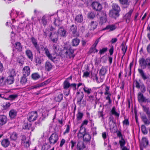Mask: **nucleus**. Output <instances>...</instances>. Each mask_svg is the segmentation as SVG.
<instances>
[{"label": "nucleus", "instance_id": "f257e3e1", "mask_svg": "<svg viewBox=\"0 0 150 150\" xmlns=\"http://www.w3.org/2000/svg\"><path fill=\"white\" fill-rule=\"evenodd\" d=\"M135 87L139 90V92L144 93L146 91V86L140 79L134 80L132 84V89L133 91H134Z\"/></svg>", "mask_w": 150, "mask_h": 150}, {"label": "nucleus", "instance_id": "f03ea898", "mask_svg": "<svg viewBox=\"0 0 150 150\" xmlns=\"http://www.w3.org/2000/svg\"><path fill=\"white\" fill-rule=\"evenodd\" d=\"M77 137L79 139L83 138V141L86 143H90L91 140V135L86 130L79 131Z\"/></svg>", "mask_w": 150, "mask_h": 150}, {"label": "nucleus", "instance_id": "7ed1b4c3", "mask_svg": "<svg viewBox=\"0 0 150 150\" xmlns=\"http://www.w3.org/2000/svg\"><path fill=\"white\" fill-rule=\"evenodd\" d=\"M139 64L143 69L147 68L150 70V58H148L146 59L143 58H140L139 60Z\"/></svg>", "mask_w": 150, "mask_h": 150}, {"label": "nucleus", "instance_id": "20e7f679", "mask_svg": "<svg viewBox=\"0 0 150 150\" xmlns=\"http://www.w3.org/2000/svg\"><path fill=\"white\" fill-rule=\"evenodd\" d=\"M143 92H139L137 96V99L139 103H150V99L149 98H146L144 96Z\"/></svg>", "mask_w": 150, "mask_h": 150}, {"label": "nucleus", "instance_id": "39448f33", "mask_svg": "<svg viewBox=\"0 0 150 150\" xmlns=\"http://www.w3.org/2000/svg\"><path fill=\"white\" fill-rule=\"evenodd\" d=\"M58 134L56 133H53L52 134L48 139L50 144L54 145L58 142L59 139Z\"/></svg>", "mask_w": 150, "mask_h": 150}, {"label": "nucleus", "instance_id": "423d86ee", "mask_svg": "<svg viewBox=\"0 0 150 150\" xmlns=\"http://www.w3.org/2000/svg\"><path fill=\"white\" fill-rule=\"evenodd\" d=\"M91 7L93 10L96 11H100L103 8L102 5L99 2L94 1L91 4Z\"/></svg>", "mask_w": 150, "mask_h": 150}, {"label": "nucleus", "instance_id": "0eeeda50", "mask_svg": "<svg viewBox=\"0 0 150 150\" xmlns=\"http://www.w3.org/2000/svg\"><path fill=\"white\" fill-rule=\"evenodd\" d=\"M28 120L30 122H33L36 120L38 117L37 111H32L29 112L28 115Z\"/></svg>", "mask_w": 150, "mask_h": 150}, {"label": "nucleus", "instance_id": "6e6552de", "mask_svg": "<svg viewBox=\"0 0 150 150\" xmlns=\"http://www.w3.org/2000/svg\"><path fill=\"white\" fill-rule=\"evenodd\" d=\"M41 49H44V50L45 51V53L46 56L51 61L54 62L55 59H56V57H53L52 56V54L50 53L49 50L47 47H42Z\"/></svg>", "mask_w": 150, "mask_h": 150}, {"label": "nucleus", "instance_id": "1a4fd4ad", "mask_svg": "<svg viewBox=\"0 0 150 150\" xmlns=\"http://www.w3.org/2000/svg\"><path fill=\"white\" fill-rule=\"evenodd\" d=\"M30 40L34 47L37 50L38 52L40 54L41 50L39 45L38 44L37 40L33 36H32L30 38Z\"/></svg>", "mask_w": 150, "mask_h": 150}, {"label": "nucleus", "instance_id": "9d476101", "mask_svg": "<svg viewBox=\"0 0 150 150\" xmlns=\"http://www.w3.org/2000/svg\"><path fill=\"white\" fill-rule=\"evenodd\" d=\"M133 11L134 9H131L128 13L123 16V18L125 21L126 23H129V22Z\"/></svg>", "mask_w": 150, "mask_h": 150}, {"label": "nucleus", "instance_id": "9b49d317", "mask_svg": "<svg viewBox=\"0 0 150 150\" xmlns=\"http://www.w3.org/2000/svg\"><path fill=\"white\" fill-rule=\"evenodd\" d=\"M76 97L77 98V104L81 105V102L84 97L83 92L82 91H77L76 93Z\"/></svg>", "mask_w": 150, "mask_h": 150}, {"label": "nucleus", "instance_id": "f8f14e48", "mask_svg": "<svg viewBox=\"0 0 150 150\" xmlns=\"http://www.w3.org/2000/svg\"><path fill=\"white\" fill-rule=\"evenodd\" d=\"M69 30L72 32L74 37H77L79 36V34L77 31V28L76 25L73 24L71 25L70 27Z\"/></svg>", "mask_w": 150, "mask_h": 150}, {"label": "nucleus", "instance_id": "ddd939ff", "mask_svg": "<svg viewBox=\"0 0 150 150\" xmlns=\"http://www.w3.org/2000/svg\"><path fill=\"white\" fill-rule=\"evenodd\" d=\"M50 39L54 43H56L58 40V36L56 32H50L48 36Z\"/></svg>", "mask_w": 150, "mask_h": 150}, {"label": "nucleus", "instance_id": "4468645a", "mask_svg": "<svg viewBox=\"0 0 150 150\" xmlns=\"http://www.w3.org/2000/svg\"><path fill=\"white\" fill-rule=\"evenodd\" d=\"M84 142L80 140L77 141L76 149L77 150H83L86 148V146L84 144Z\"/></svg>", "mask_w": 150, "mask_h": 150}, {"label": "nucleus", "instance_id": "2eb2a0df", "mask_svg": "<svg viewBox=\"0 0 150 150\" xmlns=\"http://www.w3.org/2000/svg\"><path fill=\"white\" fill-rule=\"evenodd\" d=\"M67 32L64 28L63 26L59 28L58 29L57 33L61 37L65 38L67 35Z\"/></svg>", "mask_w": 150, "mask_h": 150}, {"label": "nucleus", "instance_id": "dca6fc26", "mask_svg": "<svg viewBox=\"0 0 150 150\" xmlns=\"http://www.w3.org/2000/svg\"><path fill=\"white\" fill-rule=\"evenodd\" d=\"M23 50V46L20 42H16L14 45L13 50H16L18 52H21Z\"/></svg>", "mask_w": 150, "mask_h": 150}, {"label": "nucleus", "instance_id": "f3484780", "mask_svg": "<svg viewBox=\"0 0 150 150\" xmlns=\"http://www.w3.org/2000/svg\"><path fill=\"white\" fill-rule=\"evenodd\" d=\"M74 50L72 49V47H70L68 49L66 50L65 53L67 56H69L70 58H74L75 56V55L74 54Z\"/></svg>", "mask_w": 150, "mask_h": 150}, {"label": "nucleus", "instance_id": "a211bd4d", "mask_svg": "<svg viewBox=\"0 0 150 150\" xmlns=\"http://www.w3.org/2000/svg\"><path fill=\"white\" fill-rule=\"evenodd\" d=\"M120 12L112 10H110L109 12V16L112 18L116 19L120 16Z\"/></svg>", "mask_w": 150, "mask_h": 150}, {"label": "nucleus", "instance_id": "6ab92c4d", "mask_svg": "<svg viewBox=\"0 0 150 150\" xmlns=\"http://www.w3.org/2000/svg\"><path fill=\"white\" fill-rule=\"evenodd\" d=\"M53 66L52 64L49 61H46L45 64V69L47 71H50L53 69Z\"/></svg>", "mask_w": 150, "mask_h": 150}, {"label": "nucleus", "instance_id": "aec40b11", "mask_svg": "<svg viewBox=\"0 0 150 150\" xmlns=\"http://www.w3.org/2000/svg\"><path fill=\"white\" fill-rule=\"evenodd\" d=\"M103 16L100 17L99 21V24L102 25L107 21V17L105 13L103 12Z\"/></svg>", "mask_w": 150, "mask_h": 150}, {"label": "nucleus", "instance_id": "412c9836", "mask_svg": "<svg viewBox=\"0 0 150 150\" xmlns=\"http://www.w3.org/2000/svg\"><path fill=\"white\" fill-rule=\"evenodd\" d=\"M23 75L26 76H28L30 74V70L29 67L26 66L24 67L22 70Z\"/></svg>", "mask_w": 150, "mask_h": 150}, {"label": "nucleus", "instance_id": "4be33fe9", "mask_svg": "<svg viewBox=\"0 0 150 150\" xmlns=\"http://www.w3.org/2000/svg\"><path fill=\"white\" fill-rule=\"evenodd\" d=\"M8 119L5 115H0V125L2 126L5 125L7 122Z\"/></svg>", "mask_w": 150, "mask_h": 150}, {"label": "nucleus", "instance_id": "5701e85b", "mask_svg": "<svg viewBox=\"0 0 150 150\" xmlns=\"http://www.w3.org/2000/svg\"><path fill=\"white\" fill-rule=\"evenodd\" d=\"M117 28V26L114 24L109 25L103 29V30H109V31L110 32L115 30Z\"/></svg>", "mask_w": 150, "mask_h": 150}, {"label": "nucleus", "instance_id": "b1692460", "mask_svg": "<svg viewBox=\"0 0 150 150\" xmlns=\"http://www.w3.org/2000/svg\"><path fill=\"white\" fill-rule=\"evenodd\" d=\"M63 94L60 92L57 93V95L54 98V100L56 102H60L63 99Z\"/></svg>", "mask_w": 150, "mask_h": 150}, {"label": "nucleus", "instance_id": "393cba45", "mask_svg": "<svg viewBox=\"0 0 150 150\" xmlns=\"http://www.w3.org/2000/svg\"><path fill=\"white\" fill-rule=\"evenodd\" d=\"M25 55L27 58L31 61H32L33 58V54L32 51L29 49L25 51Z\"/></svg>", "mask_w": 150, "mask_h": 150}, {"label": "nucleus", "instance_id": "a878e982", "mask_svg": "<svg viewBox=\"0 0 150 150\" xmlns=\"http://www.w3.org/2000/svg\"><path fill=\"white\" fill-rule=\"evenodd\" d=\"M17 113L16 110L13 109L10 110L9 112V115L11 119L14 118L17 115Z\"/></svg>", "mask_w": 150, "mask_h": 150}, {"label": "nucleus", "instance_id": "bb28decb", "mask_svg": "<svg viewBox=\"0 0 150 150\" xmlns=\"http://www.w3.org/2000/svg\"><path fill=\"white\" fill-rule=\"evenodd\" d=\"M10 144V142L8 139H3L1 142V145L4 148L7 147Z\"/></svg>", "mask_w": 150, "mask_h": 150}, {"label": "nucleus", "instance_id": "cd10ccee", "mask_svg": "<svg viewBox=\"0 0 150 150\" xmlns=\"http://www.w3.org/2000/svg\"><path fill=\"white\" fill-rule=\"evenodd\" d=\"M31 126L32 124H28V123H25L24 125L23 128L24 129H27L29 130H31V131L33 132L34 129V128L32 127Z\"/></svg>", "mask_w": 150, "mask_h": 150}, {"label": "nucleus", "instance_id": "c85d7f7f", "mask_svg": "<svg viewBox=\"0 0 150 150\" xmlns=\"http://www.w3.org/2000/svg\"><path fill=\"white\" fill-rule=\"evenodd\" d=\"M75 21L77 23H81L83 21V18L82 14H79L77 15L74 19Z\"/></svg>", "mask_w": 150, "mask_h": 150}, {"label": "nucleus", "instance_id": "c756f323", "mask_svg": "<svg viewBox=\"0 0 150 150\" xmlns=\"http://www.w3.org/2000/svg\"><path fill=\"white\" fill-rule=\"evenodd\" d=\"M80 42V40L76 38L72 40L71 41V45L73 46L76 47L79 45Z\"/></svg>", "mask_w": 150, "mask_h": 150}, {"label": "nucleus", "instance_id": "7c9ffc66", "mask_svg": "<svg viewBox=\"0 0 150 150\" xmlns=\"http://www.w3.org/2000/svg\"><path fill=\"white\" fill-rule=\"evenodd\" d=\"M98 25V23L96 21H92L89 25V27L91 30H93L95 29Z\"/></svg>", "mask_w": 150, "mask_h": 150}, {"label": "nucleus", "instance_id": "2f4dec72", "mask_svg": "<svg viewBox=\"0 0 150 150\" xmlns=\"http://www.w3.org/2000/svg\"><path fill=\"white\" fill-rule=\"evenodd\" d=\"M14 81V79L13 76H9L6 79V84H11L13 83Z\"/></svg>", "mask_w": 150, "mask_h": 150}, {"label": "nucleus", "instance_id": "473e14b6", "mask_svg": "<svg viewBox=\"0 0 150 150\" xmlns=\"http://www.w3.org/2000/svg\"><path fill=\"white\" fill-rule=\"evenodd\" d=\"M63 88L67 90L70 87V83L67 80H65L63 83Z\"/></svg>", "mask_w": 150, "mask_h": 150}, {"label": "nucleus", "instance_id": "72a5a7b5", "mask_svg": "<svg viewBox=\"0 0 150 150\" xmlns=\"http://www.w3.org/2000/svg\"><path fill=\"white\" fill-rule=\"evenodd\" d=\"M83 116V113L80 111V110H79L78 111V112L76 115V120L77 121L81 120Z\"/></svg>", "mask_w": 150, "mask_h": 150}, {"label": "nucleus", "instance_id": "f704fd0d", "mask_svg": "<svg viewBox=\"0 0 150 150\" xmlns=\"http://www.w3.org/2000/svg\"><path fill=\"white\" fill-rule=\"evenodd\" d=\"M88 121L86 120H85L82 122L80 127V129L79 131H83L86 130V129L83 127L84 125H87L88 124Z\"/></svg>", "mask_w": 150, "mask_h": 150}, {"label": "nucleus", "instance_id": "c9c22d12", "mask_svg": "<svg viewBox=\"0 0 150 150\" xmlns=\"http://www.w3.org/2000/svg\"><path fill=\"white\" fill-rule=\"evenodd\" d=\"M119 1L120 4L125 5V8H127L130 4V3L128 1V0H119Z\"/></svg>", "mask_w": 150, "mask_h": 150}, {"label": "nucleus", "instance_id": "e433bc0d", "mask_svg": "<svg viewBox=\"0 0 150 150\" xmlns=\"http://www.w3.org/2000/svg\"><path fill=\"white\" fill-rule=\"evenodd\" d=\"M31 76L32 79L34 80H37L40 78V75L38 73L36 72L33 73Z\"/></svg>", "mask_w": 150, "mask_h": 150}, {"label": "nucleus", "instance_id": "4c0bfd02", "mask_svg": "<svg viewBox=\"0 0 150 150\" xmlns=\"http://www.w3.org/2000/svg\"><path fill=\"white\" fill-rule=\"evenodd\" d=\"M83 90L88 95H89L92 92V90L91 88L85 86L83 88Z\"/></svg>", "mask_w": 150, "mask_h": 150}, {"label": "nucleus", "instance_id": "58836bf2", "mask_svg": "<svg viewBox=\"0 0 150 150\" xmlns=\"http://www.w3.org/2000/svg\"><path fill=\"white\" fill-rule=\"evenodd\" d=\"M112 10L120 12V8L118 4L116 3H113L112 4Z\"/></svg>", "mask_w": 150, "mask_h": 150}, {"label": "nucleus", "instance_id": "ea45409f", "mask_svg": "<svg viewBox=\"0 0 150 150\" xmlns=\"http://www.w3.org/2000/svg\"><path fill=\"white\" fill-rule=\"evenodd\" d=\"M141 118L145 124L147 125L149 124L150 122L148 120L145 115H142L141 116Z\"/></svg>", "mask_w": 150, "mask_h": 150}, {"label": "nucleus", "instance_id": "a19ab883", "mask_svg": "<svg viewBox=\"0 0 150 150\" xmlns=\"http://www.w3.org/2000/svg\"><path fill=\"white\" fill-rule=\"evenodd\" d=\"M138 70L139 73L140 74V75L141 76L143 80H145L147 79V78L145 75L143 70L140 69H138Z\"/></svg>", "mask_w": 150, "mask_h": 150}, {"label": "nucleus", "instance_id": "79ce46f5", "mask_svg": "<svg viewBox=\"0 0 150 150\" xmlns=\"http://www.w3.org/2000/svg\"><path fill=\"white\" fill-rule=\"evenodd\" d=\"M107 69L104 67L103 66L100 70L99 72V75L105 76L106 73Z\"/></svg>", "mask_w": 150, "mask_h": 150}, {"label": "nucleus", "instance_id": "37998d69", "mask_svg": "<svg viewBox=\"0 0 150 150\" xmlns=\"http://www.w3.org/2000/svg\"><path fill=\"white\" fill-rule=\"evenodd\" d=\"M17 138V134L16 132H13L11 135L10 138L11 141H15Z\"/></svg>", "mask_w": 150, "mask_h": 150}, {"label": "nucleus", "instance_id": "c03bdc74", "mask_svg": "<svg viewBox=\"0 0 150 150\" xmlns=\"http://www.w3.org/2000/svg\"><path fill=\"white\" fill-rule=\"evenodd\" d=\"M111 114L112 115H114L117 117L120 116V114L116 111V108L115 106H113L111 111Z\"/></svg>", "mask_w": 150, "mask_h": 150}, {"label": "nucleus", "instance_id": "a18cd8bd", "mask_svg": "<svg viewBox=\"0 0 150 150\" xmlns=\"http://www.w3.org/2000/svg\"><path fill=\"white\" fill-rule=\"evenodd\" d=\"M144 111L146 113L148 117L150 116V108L145 106H143Z\"/></svg>", "mask_w": 150, "mask_h": 150}, {"label": "nucleus", "instance_id": "49530a36", "mask_svg": "<svg viewBox=\"0 0 150 150\" xmlns=\"http://www.w3.org/2000/svg\"><path fill=\"white\" fill-rule=\"evenodd\" d=\"M144 111L146 113L148 117L150 116V108L145 106H143Z\"/></svg>", "mask_w": 150, "mask_h": 150}, {"label": "nucleus", "instance_id": "de8ad7c7", "mask_svg": "<svg viewBox=\"0 0 150 150\" xmlns=\"http://www.w3.org/2000/svg\"><path fill=\"white\" fill-rule=\"evenodd\" d=\"M27 76L23 75L21 78L20 80V83L22 85H25L27 81Z\"/></svg>", "mask_w": 150, "mask_h": 150}, {"label": "nucleus", "instance_id": "09e8293b", "mask_svg": "<svg viewBox=\"0 0 150 150\" xmlns=\"http://www.w3.org/2000/svg\"><path fill=\"white\" fill-rule=\"evenodd\" d=\"M46 18V16H44L42 17L41 19V22L44 27L47 24V21Z\"/></svg>", "mask_w": 150, "mask_h": 150}, {"label": "nucleus", "instance_id": "8fccbe9b", "mask_svg": "<svg viewBox=\"0 0 150 150\" xmlns=\"http://www.w3.org/2000/svg\"><path fill=\"white\" fill-rule=\"evenodd\" d=\"M105 92H104V95L105 96H111V94L110 93L109 89L110 87L108 86L105 85Z\"/></svg>", "mask_w": 150, "mask_h": 150}, {"label": "nucleus", "instance_id": "3c124183", "mask_svg": "<svg viewBox=\"0 0 150 150\" xmlns=\"http://www.w3.org/2000/svg\"><path fill=\"white\" fill-rule=\"evenodd\" d=\"M142 144L144 146H146L148 145V142L146 138L144 137L142 138Z\"/></svg>", "mask_w": 150, "mask_h": 150}, {"label": "nucleus", "instance_id": "603ef678", "mask_svg": "<svg viewBox=\"0 0 150 150\" xmlns=\"http://www.w3.org/2000/svg\"><path fill=\"white\" fill-rule=\"evenodd\" d=\"M119 143L120 148L125 146H124L126 144V142L123 137L121 138V140H119Z\"/></svg>", "mask_w": 150, "mask_h": 150}, {"label": "nucleus", "instance_id": "864d4df0", "mask_svg": "<svg viewBox=\"0 0 150 150\" xmlns=\"http://www.w3.org/2000/svg\"><path fill=\"white\" fill-rule=\"evenodd\" d=\"M111 96H107L105 97V99L106 100H108V101L106 103L105 106H106L108 105L111 104L112 103V100L110 98Z\"/></svg>", "mask_w": 150, "mask_h": 150}, {"label": "nucleus", "instance_id": "5fc2aeb1", "mask_svg": "<svg viewBox=\"0 0 150 150\" xmlns=\"http://www.w3.org/2000/svg\"><path fill=\"white\" fill-rule=\"evenodd\" d=\"M142 131L144 134H147L148 132L146 129V127L144 125H142L141 126Z\"/></svg>", "mask_w": 150, "mask_h": 150}, {"label": "nucleus", "instance_id": "6e6d98bb", "mask_svg": "<svg viewBox=\"0 0 150 150\" xmlns=\"http://www.w3.org/2000/svg\"><path fill=\"white\" fill-rule=\"evenodd\" d=\"M18 96L16 94H11L8 96L10 100L11 101H13L16 98L18 97Z\"/></svg>", "mask_w": 150, "mask_h": 150}, {"label": "nucleus", "instance_id": "4d7b16f0", "mask_svg": "<svg viewBox=\"0 0 150 150\" xmlns=\"http://www.w3.org/2000/svg\"><path fill=\"white\" fill-rule=\"evenodd\" d=\"M51 148V146L47 144H44L42 147V150H48Z\"/></svg>", "mask_w": 150, "mask_h": 150}, {"label": "nucleus", "instance_id": "13d9d810", "mask_svg": "<svg viewBox=\"0 0 150 150\" xmlns=\"http://www.w3.org/2000/svg\"><path fill=\"white\" fill-rule=\"evenodd\" d=\"M108 49L107 47H103L102 49L100 50L99 54L100 55L103 54L107 51Z\"/></svg>", "mask_w": 150, "mask_h": 150}, {"label": "nucleus", "instance_id": "bf43d9fd", "mask_svg": "<svg viewBox=\"0 0 150 150\" xmlns=\"http://www.w3.org/2000/svg\"><path fill=\"white\" fill-rule=\"evenodd\" d=\"M5 77L2 76L0 77V84L1 85H4L6 84V79L5 80Z\"/></svg>", "mask_w": 150, "mask_h": 150}, {"label": "nucleus", "instance_id": "052dcab7", "mask_svg": "<svg viewBox=\"0 0 150 150\" xmlns=\"http://www.w3.org/2000/svg\"><path fill=\"white\" fill-rule=\"evenodd\" d=\"M11 104L9 102H6L2 105V108L4 110H6L11 106Z\"/></svg>", "mask_w": 150, "mask_h": 150}, {"label": "nucleus", "instance_id": "680f3d73", "mask_svg": "<svg viewBox=\"0 0 150 150\" xmlns=\"http://www.w3.org/2000/svg\"><path fill=\"white\" fill-rule=\"evenodd\" d=\"M20 138L21 141V144H24L26 140V137L24 134H21Z\"/></svg>", "mask_w": 150, "mask_h": 150}, {"label": "nucleus", "instance_id": "e2e57ef3", "mask_svg": "<svg viewBox=\"0 0 150 150\" xmlns=\"http://www.w3.org/2000/svg\"><path fill=\"white\" fill-rule=\"evenodd\" d=\"M88 18L93 19L95 17V15L94 12H91L88 13Z\"/></svg>", "mask_w": 150, "mask_h": 150}, {"label": "nucleus", "instance_id": "0e129e2a", "mask_svg": "<svg viewBox=\"0 0 150 150\" xmlns=\"http://www.w3.org/2000/svg\"><path fill=\"white\" fill-rule=\"evenodd\" d=\"M9 72L10 74V76H13L14 77V76H16V72L14 69H12L10 70Z\"/></svg>", "mask_w": 150, "mask_h": 150}, {"label": "nucleus", "instance_id": "69168bd1", "mask_svg": "<svg viewBox=\"0 0 150 150\" xmlns=\"http://www.w3.org/2000/svg\"><path fill=\"white\" fill-rule=\"evenodd\" d=\"M103 108L101 111H98V117L100 118L101 117V119L102 120H103L104 119V114H103Z\"/></svg>", "mask_w": 150, "mask_h": 150}, {"label": "nucleus", "instance_id": "338daca9", "mask_svg": "<svg viewBox=\"0 0 150 150\" xmlns=\"http://www.w3.org/2000/svg\"><path fill=\"white\" fill-rule=\"evenodd\" d=\"M125 120L122 121V123L123 125H125L127 126L129 125V122L128 119L125 118V117H124Z\"/></svg>", "mask_w": 150, "mask_h": 150}, {"label": "nucleus", "instance_id": "774afa93", "mask_svg": "<svg viewBox=\"0 0 150 150\" xmlns=\"http://www.w3.org/2000/svg\"><path fill=\"white\" fill-rule=\"evenodd\" d=\"M70 143L71 144V150H73L74 147L75 146L76 142V141H73V140H71L70 141Z\"/></svg>", "mask_w": 150, "mask_h": 150}]
</instances>
